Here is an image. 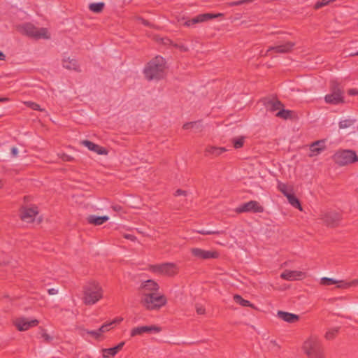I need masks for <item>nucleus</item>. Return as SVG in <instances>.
Returning <instances> with one entry per match:
<instances>
[{
  "mask_svg": "<svg viewBox=\"0 0 358 358\" xmlns=\"http://www.w3.org/2000/svg\"><path fill=\"white\" fill-rule=\"evenodd\" d=\"M180 195H186V192L184 190H182L180 189H178L176 190L175 193V196H180Z\"/></svg>",
  "mask_w": 358,
  "mask_h": 358,
  "instance_id": "8fccbe9b",
  "label": "nucleus"
},
{
  "mask_svg": "<svg viewBox=\"0 0 358 358\" xmlns=\"http://www.w3.org/2000/svg\"><path fill=\"white\" fill-rule=\"evenodd\" d=\"M24 104L32 110L38 111L43 110V109L41 108V106L38 103L33 101H26L24 102Z\"/></svg>",
  "mask_w": 358,
  "mask_h": 358,
  "instance_id": "e433bc0d",
  "label": "nucleus"
},
{
  "mask_svg": "<svg viewBox=\"0 0 358 358\" xmlns=\"http://www.w3.org/2000/svg\"><path fill=\"white\" fill-rule=\"evenodd\" d=\"M41 337L46 343H50L52 340V337L48 334L44 329H42Z\"/></svg>",
  "mask_w": 358,
  "mask_h": 358,
  "instance_id": "ea45409f",
  "label": "nucleus"
},
{
  "mask_svg": "<svg viewBox=\"0 0 358 358\" xmlns=\"http://www.w3.org/2000/svg\"><path fill=\"white\" fill-rule=\"evenodd\" d=\"M278 189L285 196H287L290 192L287 190V186L284 183H280L278 186Z\"/></svg>",
  "mask_w": 358,
  "mask_h": 358,
  "instance_id": "4c0bfd02",
  "label": "nucleus"
},
{
  "mask_svg": "<svg viewBox=\"0 0 358 358\" xmlns=\"http://www.w3.org/2000/svg\"><path fill=\"white\" fill-rule=\"evenodd\" d=\"M124 238H127V239H129L131 241H133L136 240V237L134 235H131V234H126V235H124Z\"/></svg>",
  "mask_w": 358,
  "mask_h": 358,
  "instance_id": "864d4df0",
  "label": "nucleus"
},
{
  "mask_svg": "<svg viewBox=\"0 0 358 358\" xmlns=\"http://www.w3.org/2000/svg\"><path fill=\"white\" fill-rule=\"evenodd\" d=\"M264 207L256 201H250L247 203H244L236 208L238 213L252 212V213H262L264 211Z\"/></svg>",
  "mask_w": 358,
  "mask_h": 358,
  "instance_id": "9b49d317",
  "label": "nucleus"
},
{
  "mask_svg": "<svg viewBox=\"0 0 358 358\" xmlns=\"http://www.w3.org/2000/svg\"><path fill=\"white\" fill-rule=\"evenodd\" d=\"M234 300L236 303L243 307H251L252 308H255L254 304L251 303L249 301L244 299L241 296L238 294H235L234 296Z\"/></svg>",
  "mask_w": 358,
  "mask_h": 358,
  "instance_id": "bb28decb",
  "label": "nucleus"
},
{
  "mask_svg": "<svg viewBox=\"0 0 358 358\" xmlns=\"http://www.w3.org/2000/svg\"><path fill=\"white\" fill-rule=\"evenodd\" d=\"M320 218L327 227H336L339 224L341 215L336 211H323L321 212Z\"/></svg>",
  "mask_w": 358,
  "mask_h": 358,
  "instance_id": "1a4fd4ad",
  "label": "nucleus"
},
{
  "mask_svg": "<svg viewBox=\"0 0 358 358\" xmlns=\"http://www.w3.org/2000/svg\"><path fill=\"white\" fill-rule=\"evenodd\" d=\"M252 0H241L238 1H232L229 3L230 6H240L245 3L251 2Z\"/></svg>",
  "mask_w": 358,
  "mask_h": 358,
  "instance_id": "a19ab883",
  "label": "nucleus"
},
{
  "mask_svg": "<svg viewBox=\"0 0 358 358\" xmlns=\"http://www.w3.org/2000/svg\"><path fill=\"white\" fill-rule=\"evenodd\" d=\"M295 43L292 41H287L283 43L276 44L274 46L269 47L265 55H268L269 52L271 51L280 54L290 52L293 50V48L295 46Z\"/></svg>",
  "mask_w": 358,
  "mask_h": 358,
  "instance_id": "f8f14e48",
  "label": "nucleus"
},
{
  "mask_svg": "<svg viewBox=\"0 0 358 358\" xmlns=\"http://www.w3.org/2000/svg\"><path fill=\"white\" fill-rule=\"evenodd\" d=\"M355 120L352 119H346L339 122L338 126L340 129H346L354 124Z\"/></svg>",
  "mask_w": 358,
  "mask_h": 358,
  "instance_id": "473e14b6",
  "label": "nucleus"
},
{
  "mask_svg": "<svg viewBox=\"0 0 358 358\" xmlns=\"http://www.w3.org/2000/svg\"><path fill=\"white\" fill-rule=\"evenodd\" d=\"M17 152H18V151L16 148L13 147L11 148V154H12L13 157H16L17 155Z\"/></svg>",
  "mask_w": 358,
  "mask_h": 358,
  "instance_id": "5fc2aeb1",
  "label": "nucleus"
},
{
  "mask_svg": "<svg viewBox=\"0 0 358 358\" xmlns=\"http://www.w3.org/2000/svg\"><path fill=\"white\" fill-rule=\"evenodd\" d=\"M182 128L185 130L195 128L199 131H201L202 129V125H201V121H194V122H186L183 124Z\"/></svg>",
  "mask_w": 358,
  "mask_h": 358,
  "instance_id": "c85d7f7f",
  "label": "nucleus"
},
{
  "mask_svg": "<svg viewBox=\"0 0 358 358\" xmlns=\"http://www.w3.org/2000/svg\"><path fill=\"white\" fill-rule=\"evenodd\" d=\"M114 350H115V353L117 354L119 351H120L122 349L118 347L117 345L116 346L113 348Z\"/></svg>",
  "mask_w": 358,
  "mask_h": 358,
  "instance_id": "6e6d98bb",
  "label": "nucleus"
},
{
  "mask_svg": "<svg viewBox=\"0 0 358 358\" xmlns=\"http://www.w3.org/2000/svg\"><path fill=\"white\" fill-rule=\"evenodd\" d=\"M348 94L350 95H356V94H358V90H356V89H350L348 91Z\"/></svg>",
  "mask_w": 358,
  "mask_h": 358,
  "instance_id": "603ef678",
  "label": "nucleus"
},
{
  "mask_svg": "<svg viewBox=\"0 0 358 358\" xmlns=\"http://www.w3.org/2000/svg\"><path fill=\"white\" fill-rule=\"evenodd\" d=\"M294 113L293 111L292 110H287V109H284L282 108V109H280L277 113H276V117H279V118H282L283 120H288V119H292V114Z\"/></svg>",
  "mask_w": 358,
  "mask_h": 358,
  "instance_id": "c756f323",
  "label": "nucleus"
},
{
  "mask_svg": "<svg viewBox=\"0 0 358 358\" xmlns=\"http://www.w3.org/2000/svg\"><path fill=\"white\" fill-rule=\"evenodd\" d=\"M38 208L36 206L22 207L20 210V218L24 222L30 223L34 222L35 217L38 215Z\"/></svg>",
  "mask_w": 358,
  "mask_h": 358,
  "instance_id": "ddd939ff",
  "label": "nucleus"
},
{
  "mask_svg": "<svg viewBox=\"0 0 358 358\" xmlns=\"http://www.w3.org/2000/svg\"><path fill=\"white\" fill-rule=\"evenodd\" d=\"M143 20V23L145 24V25H148V22L145 20Z\"/></svg>",
  "mask_w": 358,
  "mask_h": 358,
  "instance_id": "052dcab7",
  "label": "nucleus"
},
{
  "mask_svg": "<svg viewBox=\"0 0 358 358\" xmlns=\"http://www.w3.org/2000/svg\"><path fill=\"white\" fill-rule=\"evenodd\" d=\"M357 192H358V188H357Z\"/></svg>",
  "mask_w": 358,
  "mask_h": 358,
  "instance_id": "e2e57ef3",
  "label": "nucleus"
},
{
  "mask_svg": "<svg viewBox=\"0 0 358 358\" xmlns=\"http://www.w3.org/2000/svg\"><path fill=\"white\" fill-rule=\"evenodd\" d=\"M22 33L31 38L35 39H49L50 38L48 31L46 28H37L31 23H26L22 27Z\"/></svg>",
  "mask_w": 358,
  "mask_h": 358,
  "instance_id": "423d86ee",
  "label": "nucleus"
},
{
  "mask_svg": "<svg viewBox=\"0 0 358 358\" xmlns=\"http://www.w3.org/2000/svg\"><path fill=\"white\" fill-rule=\"evenodd\" d=\"M302 350L308 358H326L322 340L317 335H310L302 345Z\"/></svg>",
  "mask_w": 358,
  "mask_h": 358,
  "instance_id": "f03ea898",
  "label": "nucleus"
},
{
  "mask_svg": "<svg viewBox=\"0 0 358 358\" xmlns=\"http://www.w3.org/2000/svg\"><path fill=\"white\" fill-rule=\"evenodd\" d=\"M225 151L224 148L208 146L205 150V155L207 157H217Z\"/></svg>",
  "mask_w": 358,
  "mask_h": 358,
  "instance_id": "4be33fe9",
  "label": "nucleus"
},
{
  "mask_svg": "<svg viewBox=\"0 0 358 358\" xmlns=\"http://www.w3.org/2000/svg\"><path fill=\"white\" fill-rule=\"evenodd\" d=\"M303 273L301 271L286 270L281 273V278L287 280H294L301 277Z\"/></svg>",
  "mask_w": 358,
  "mask_h": 358,
  "instance_id": "aec40b11",
  "label": "nucleus"
},
{
  "mask_svg": "<svg viewBox=\"0 0 358 358\" xmlns=\"http://www.w3.org/2000/svg\"><path fill=\"white\" fill-rule=\"evenodd\" d=\"M78 330H79V334L82 336H85V333H86L89 335H91L92 336L94 337L96 339L101 336L99 329L94 330V331H89V330H87V329L80 327V328H78Z\"/></svg>",
  "mask_w": 358,
  "mask_h": 358,
  "instance_id": "2f4dec72",
  "label": "nucleus"
},
{
  "mask_svg": "<svg viewBox=\"0 0 358 358\" xmlns=\"http://www.w3.org/2000/svg\"><path fill=\"white\" fill-rule=\"evenodd\" d=\"M108 331V329L106 328V325L103 324L99 329V331L100 335H101L102 333H105Z\"/></svg>",
  "mask_w": 358,
  "mask_h": 358,
  "instance_id": "49530a36",
  "label": "nucleus"
},
{
  "mask_svg": "<svg viewBox=\"0 0 358 358\" xmlns=\"http://www.w3.org/2000/svg\"><path fill=\"white\" fill-rule=\"evenodd\" d=\"M108 220H109V217L106 215H103V216L90 215L87 218L88 223L95 225V226L101 225L104 222H107Z\"/></svg>",
  "mask_w": 358,
  "mask_h": 358,
  "instance_id": "412c9836",
  "label": "nucleus"
},
{
  "mask_svg": "<svg viewBox=\"0 0 358 358\" xmlns=\"http://www.w3.org/2000/svg\"><path fill=\"white\" fill-rule=\"evenodd\" d=\"M265 106L266 108L271 112H274L278 110H280L283 107V104L282 103V102L278 99L268 100L265 103Z\"/></svg>",
  "mask_w": 358,
  "mask_h": 358,
  "instance_id": "5701e85b",
  "label": "nucleus"
},
{
  "mask_svg": "<svg viewBox=\"0 0 358 358\" xmlns=\"http://www.w3.org/2000/svg\"><path fill=\"white\" fill-rule=\"evenodd\" d=\"M160 331L161 328L155 325L137 327L131 329V336L134 337L138 335H142L145 333H158Z\"/></svg>",
  "mask_w": 358,
  "mask_h": 358,
  "instance_id": "dca6fc26",
  "label": "nucleus"
},
{
  "mask_svg": "<svg viewBox=\"0 0 358 358\" xmlns=\"http://www.w3.org/2000/svg\"><path fill=\"white\" fill-rule=\"evenodd\" d=\"M159 289V285L153 280L143 282L138 289L141 296V303L149 310H159L167 303L164 294L157 295Z\"/></svg>",
  "mask_w": 358,
  "mask_h": 358,
  "instance_id": "f257e3e1",
  "label": "nucleus"
},
{
  "mask_svg": "<svg viewBox=\"0 0 358 358\" xmlns=\"http://www.w3.org/2000/svg\"><path fill=\"white\" fill-rule=\"evenodd\" d=\"M63 66L69 70H74L76 71H79V65L78 64V62L76 59H70L68 58L67 59H64L63 61Z\"/></svg>",
  "mask_w": 358,
  "mask_h": 358,
  "instance_id": "b1692460",
  "label": "nucleus"
},
{
  "mask_svg": "<svg viewBox=\"0 0 358 358\" xmlns=\"http://www.w3.org/2000/svg\"><path fill=\"white\" fill-rule=\"evenodd\" d=\"M345 92L336 80H331L329 93L324 96L325 103L331 105H339L345 103Z\"/></svg>",
  "mask_w": 358,
  "mask_h": 358,
  "instance_id": "39448f33",
  "label": "nucleus"
},
{
  "mask_svg": "<svg viewBox=\"0 0 358 358\" xmlns=\"http://www.w3.org/2000/svg\"><path fill=\"white\" fill-rule=\"evenodd\" d=\"M149 270L153 273L173 276L178 272V268L174 263H164L161 264L150 265Z\"/></svg>",
  "mask_w": 358,
  "mask_h": 358,
  "instance_id": "6e6552de",
  "label": "nucleus"
},
{
  "mask_svg": "<svg viewBox=\"0 0 358 358\" xmlns=\"http://www.w3.org/2000/svg\"><path fill=\"white\" fill-rule=\"evenodd\" d=\"M8 101V98H6V97L0 98V102H5V101Z\"/></svg>",
  "mask_w": 358,
  "mask_h": 358,
  "instance_id": "bf43d9fd",
  "label": "nucleus"
},
{
  "mask_svg": "<svg viewBox=\"0 0 358 358\" xmlns=\"http://www.w3.org/2000/svg\"><path fill=\"white\" fill-rule=\"evenodd\" d=\"M111 208H112V209H113L114 211H115V212H121V211H122V209H123V208H122V207L121 206L117 205V204H116V205H113V206H111Z\"/></svg>",
  "mask_w": 358,
  "mask_h": 358,
  "instance_id": "a18cd8bd",
  "label": "nucleus"
},
{
  "mask_svg": "<svg viewBox=\"0 0 358 358\" xmlns=\"http://www.w3.org/2000/svg\"><path fill=\"white\" fill-rule=\"evenodd\" d=\"M48 292L50 295H55L58 293V290L55 288H50L48 290Z\"/></svg>",
  "mask_w": 358,
  "mask_h": 358,
  "instance_id": "3c124183",
  "label": "nucleus"
},
{
  "mask_svg": "<svg viewBox=\"0 0 358 358\" xmlns=\"http://www.w3.org/2000/svg\"><path fill=\"white\" fill-rule=\"evenodd\" d=\"M80 143L87 147L90 150L93 151L98 155H106L108 153V151L106 148L95 144L94 143L88 140H83L80 142Z\"/></svg>",
  "mask_w": 358,
  "mask_h": 358,
  "instance_id": "f3484780",
  "label": "nucleus"
},
{
  "mask_svg": "<svg viewBox=\"0 0 358 358\" xmlns=\"http://www.w3.org/2000/svg\"><path fill=\"white\" fill-rule=\"evenodd\" d=\"M103 289L101 285L94 280L87 282L83 286V303L91 306L97 303L103 298Z\"/></svg>",
  "mask_w": 358,
  "mask_h": 358,
  "instance_id": "7ed1b4c3",
  "label": "nucleus"
},
{
  "mask_svg": "<svg viewBox=\"0 0 358 358\" xmlns=\"http://www.w3.org/2000/svg\"><path fill=\"white\" fill-rule=\"evenodd\" d=\"M6 56L5 55L0 51V60H5Z\"/></svg>",
  "mask_w": 358,
  "mask_h": 358,
  "instance_id": "4d7b16f0",
  "label": "nucleus"
},
{
  "mask_svg": "<svg viewBox=\"0 0 358 358\" xmlns=\"http://www.w3.org/2000/svg\"><path fill=\"white\" fill-rule=\"evenodd\" d=\"M104 6L103 2L92 3L89 5V9L93 13H99L103 11Z\"/></svg>",
  "mask_w": 358,
  "mask_h": 358,
  "instance_id": "7c9ffc66",
  "label": "nucleus"
},
{
  "mask_svg": "<svg viewBox=\"0 0 358 358\" xmlns=\"http://www.w3.org/2000/svg\"><path fill=\"white\" fill-rule=\"evenodd\" d=\"M196 232L198 234H202V235H211V234H224V231H207L204 229L197 230Z\"/></svg>",
  "mask_w": 358,
  "mask_h": 358,
  "instance_id": "f704fd0d",
  "label": "nucleus"
},
{
  "mask_svg": "<svg viewBox=\"0 0 358 358\" xmlns=\"http://www.w3.org/2000/svg\"><path fill=\"white\" fill-rule=\"evenodd\" d=\"M38 323L39 322L36 319L29 320L25 317L17 318L14 322L15 326L20 331H27L31 327L37 326Z\"/></svg>",
  "mask_w": 358,
  "mask_h": 358,
  "instance_id": "4468645a",
  "label": "nucleus"
},
{
  "mask_svg": "<svg viewBox=\"0 0 358 358\" xmlns=\"http://www.w3.org/2000/svg\"><path fill=\"white\" fill-rule=\"evenodd\" d=\"M232 142L235 148H241L243 146L244 144V137L241 136L238 138H234L233 139Z\"/></svg>",
  "mask_w": 358,
  "mask_h": 358,
  "instance_id": "c9c22d12",
  "label": "nucleus"
},
{
  "mask_svg": "<svg viewBox=\"0 0 358 358\" xmlns=\"http://www.w3.org/2000/svg\"><path fill=\"white\" fill-rule=\"evenodd\" d=\"M334 162L339 166H345L358 161V157L355 151L344 150L337 152L334 155Z\"/></svg>",
  "mask_w": 358,
  "mask_h": 358,
  "instance_id": "0eeeda50",
  "label": "nucleus"
},
{
  "mask_svg": "<svg viewBox=\"0 0 358 358\" xmlns=\"http://www.w3.org/2000/svg\"><path fill=\"white\" fill-rule=\"evenodd\" d=\"M64 162H72L74 160V158L67 154L63 153L59 157Z\"/></svg>",
  "mask_w": 358,
  "mask_h": 358,
  "instance_id": "37998d69",
  "label": "nucleus"
},
{
  "mask_svg": "<svg viewBox=\"0 0 358 358\" xmlns=\"http://www.w3.org/2000/svg\"><path fill=\"white\" fill-rule=\"evenodd\" d=\"M122 320V318L120 319H115L114 320H113L112 322H108V323H105L103 324L104 325H106V328L108 329V331L110 329H113V327H114V324H115L116 323H118L120 322H121Z\"/></svg>",
  "mask_w": 358,
  "mask_h": 358,
  "instance_id": "58836bf2",
  "label": "nucleus"
},
{
  "mask_svg": "<svg viewBox=\"0 0 358 358\" xmlns=\"http://www.w3.org/2000/svg\"><path fill=\"white\" fill-rule=\"evenodd\" d=\"M3 184H2V182L1 180H0V188L2 187Z\"/></svg>",
  "mask_w": 358,
  "mask_h": 358,
  "instance_id": "680f3d73",
  "label": "nucleus"
},
{
  "mask_svg": "<svg viewBox=\"0 0 358 358\" xmlns=\"http://www.w3.org/2000/svg\"><path fill=\"white\" fill-rule=\"evenodd\" d=\"M324 141L320 140L315 141L312 143L310 145V154L309 155L310 157L316 156L318 154H320L322 151H323L325 148L324 145Z\"/></svg>",
  "mask_w": 358,
  "mask_h": 358,
  "instance_id": "6ab92c4d",
  "label": "nucleus"
},
{
  "mask_svg": "<svg viewBox=\"0 0 358 358\" xmlns=\"http://www.w3.org/2000/svg\"><path fill=\"white\" fill-rule=\"evenodd\" d=\"M190 252L193 257L201 260L217 259L220 256L219 252L215 250H205L199 248H193Z\"/></svg>",
  "mask_w": 358,
  "mask_h": 358,
  "instance_id": "9d476101",
  "label": "nucleus"
},
{
  "mask_svg": "<svg viewBox=\"0 0 358 358\" xmlns=\"http://www.w3.org/2000/svg\"><path fill=\"white\" fill-rule=\"evenodd\" d=\"M206 21H207L206 20V14L203 13V14L198 15L195 17L186 21L185 22V25L187 26V27H189V26L193 25L194 24L200 23V22H206Z\"/></svg>",
  "mask_w": 358,
  "mask_h": 358,
  "instance_id": "a878e982",
  "label": "nucleus"
},
{
  "mask_svg": "<svg viewBox=\"0 0 358 358\" xmlns=\"http://www.w3.org/2000/svg\"><path fill=\"white\" fill-rule=\"evenodd\" d=\"M176 47L182 52H187L189 50L188 48L184 45H176Z\"/></svg>",
  "mask_w": 358,
  "mask_h": 358,
  "instance_id": "de8ad7c7",
  "label": "nucleus"
},
{
  "mask_svg": "<svg viewBox=\"0 0 358 358\" xmlns=\"http://www.w3.org/2000/svg\"><path fill=\"white\" fill-rule=\"evenodd\" d=\"M321 284L325 286H329L337 284L338 288L347 289L357 284V281L351 282L337 281L333 278L324 277L321 278Z\"/></svg>",
  "mask_w": 358,
  "mask_h": 358,
  "instance_id": "2eb2a0df",
  "label": "nucleus"
},
{
  "mask_svg": "<svg viewBox=\"0 0 358 358\" xmlns=\"http://www.w3.org/2000/svg\"><path fill=\"white\" fill-rule=\"evenodd\" d=\"M344 53L346 55V56H350V57L358 55V51H356V52L350 51V50H348V49L345 50L344 51Z\"/></svg>",
  "mask_w": 358,
  "mask_h": 358,
  "instance_id": "c03bdc74",
  "label": "nucleus"
},
{
  "mask_svg": "<svg viewBox=\"0 0 358 358\" xmlns=\"http://www.w3.org/2000/svg\"><path fill=\"white\" fill-rule=\"evenodd\" d=\"M165 64V59L161 56H157L150 61L144 69L147 80L162 79L164 75Z\"/></svg>",
  "mask_w": 358,
  "mask_h": 358,
  "instance_id": "20e7f679",
  "label": "nucleus"
},
{
  "mask_svg": "<svg viewBox=\"0 0 358 358\" xmlns=\"http://www.w3.org/2000/svg\"><path fill=\"white\" fill-rule=\"evenodd\" d=\"M101 352L103 358H109L110 357H114L115 355H117L115 353V350H114L113 348H103L101 350Z\"/></svg>",
  "mask_w": 358,
  "mask_h": 358,
  "instance_id": "72a5a7b5",
  "label": "nucleus"
},
{
  "mask_svg": "<svg viewBox=\"0 0 358 358\" xmlns=\"http://www.w3.org/2000/svg\"><path fill=\"white\" fill-rule=\"evenodd\" d=\"M339 329L340 327H334L329 329L324 334V338L327 341L334 340L337 336L339 332Z\"/></svg>",
  "mask_w": 358,
  "mask_h": 358,
  "instance_id": "cd10ccee",
  "label": "nucleus"
},
{
  "mask_svg": "<svg viewBox=\"0 0 358 358\" xmlns=\"http://www.w3.org/2000/svg\"><path fill=\"white\" fill-rule=\"evenodd\" d=\"M277 316L283 321L291 324L296 323L299 320V316L298 315L282 310H278Z\"/></svg>",
  "mask_w": 358,
  "mask_h": 358,
  "instance_id": "a211bd4d",
  "label": "nucleus"
},
{
  "mask_svg": "<svg viewBox=\"0 0 358 358\" xmlns=\"http://www.w3.org/2000/svg\"><path fill=\"white\" fill-rule=\"evenodd\" d=\"M205 14H206V20L217 18L218 17H222L224 15L222 13H217V14L205 13Z\"/></svg>",
  "mask_w": 358,
  "mask_h": 358,
  "instance_id": "79ce46f5",
  "label": "nucleus"
},
{
  "mask_svg": "<svg viewBox=\"0 0 358 358\" xmlns=\"http://www.w3.org/2000/svg\"><path fill=\"white\" fill-rule=\"evenodd\" d=\"M125 343L124 341L120 343L117 345L119 348H120L121 349H122L123 346L124 345Z\"/></svg>",
  "mask_w": 358,
  "mask_h": 358,
  "instance_id": "13d9d810",
  "label": "nucleus"
},
{
  "mask_svg": "<svg viewBox=\"0 0 358 358\" xmlns=\"http://www.w3.org/2000/svg\"><path fill=\"white\" fill-rule=\"evenodd\" d=\"M286 197L292 206L299 209L300 211H303V208L299 199L293 193L290 192Z\"/></svg>",
  "mask_w": 358,
  "mask_h": 358,
  "instance_id": "393cba45",
  "label": "nucleus"
},
{
  "mask_svg": "<svg viewBox=\"0 0 358 358\" xmlns=\"http://www.w3.org/2000/svg\"><path fill=\"white\" fill-rule=\"evenodd\" d=\"M196 313L199 315H203L205 313V308L202 306L196 307Z\"/></svg>",
  "mask_w": 358,
  "mask_h": 358,
  "instance_id": "09e8293b",
  "label": "nucleus"
}]
</instances>
